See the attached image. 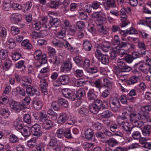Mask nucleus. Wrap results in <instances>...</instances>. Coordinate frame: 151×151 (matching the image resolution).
<instances>
[{"label": "nucleus", "instance_id": "obj_46", "mask_svg": "<svg viewBox=\"0 0 151 151\" xmlns=\"http://www.w3.org/2000/svg\"><path fill=\"white\" fill-rule=\"evenodd\" d=\"M8 51L6 49H2L0 50V58L3 60L6 59L8 57Z\"/></svg>", "mask_w": 151, "mask_h": 151}, {"label": "nucleus", "instance_id": "obj_34", "mask_svg": "<svg viewBox=\"0 0 151 151\" xmlns=\"http://www.w3.org/2000/svg\"><path fill=\"white\" fill-rule=\"evenodd\" d=\"M113 114L110 111L106 110L101 113V116L103 118H108L113 116Z\"/></svg>", "mask_w": 151, "mask_h": 151}, {"label": "nucleus", "instance_id": "obj_55", "mask_svg": "<svg viewBox=\"0 0 151 151\" xmlns=\"http://www.w3.org/2000/svg\"><path fill=\"white\" fill-rule=\"evenodd\" d=\"M12 65V62L10 60H6L3 65V68L4 69H9Z\"/></svg>", "mask_w": 151, "mask_h": 151}, {"label": "nucleus", "instance_id": "obj_36", "mask_svg": "<svg viewBox=\"0 0 151 151\" xmlns=\"http://www.w3.org/2000/svg\"><path fill=\"white\" fill-rule=\"evenodd\" d=\"M89 109L91 113L94 114H97L100 110L94 104H92L89 106Z\"/></svg>", "mask_w": 151, "mask_h": 151}, {"label": "nucleus", "instance_id": "obj_60", "mask_svg": "<svg viewBox=\"0 0 151 151\" xmlns=\"http://www.w3.org/2000/svg\"><path fill=\"white\" fill-rule=\"evenodd\" d=\"M101 4L99 2L97 1H94L92 2L91 5L93 9H96L100 8Z\"/></svg>", "mask_w": 151, "mask_h": 151}, {"label": "nucleus", "instance_id": "obj_39", "mask_svg": "<svg viewBox=\"0 0 151 151\" xmlns=\"http://www.w3.org/2000/svg\"><path fill=\"white\" fill-rule=\"evenodd\" d=\"M98 32L101 34H106L108 31L106 29V27L104 25L97 26Z\"/></svg>", "mask_w": 151, "mask_h": 151}, {"label": "nucleus", "instance_id": "obj_53", "mask_svg": "<svg viewBox=\"0 0 151 151\" xmlns=\"http://www.w3.org/2000/svg\"><path fill=\"white\" fill-rule=\"evenodd\" d=\"M73 60L78 65L82 66L83 60L81 58L76 56L73 58Z\"/></svg>", "mask_w": 151, "mask_h": 151}, {"label": "nucleus", "instance_id": "obj_63", "mask_svg": "<svg viewBox=\"0 0 151 151\" xmlns=\"http://www.w3.org/2000/svg\"><path fill=\"white\" fill-rule=\"evenodd\" d=\"M99 61L104 64H106L109 61V57L107 55H104Z\"/></svg>", "mask_w": 151, "mask_h": 151}, {"label": "nucleus", "instance_id": "obj_56", "mask_svg": "<svg viewBox=\"0 0 151 151\" xmlns=\"http://www.w3.org/2000/svg\"><path fill=\"white\" fill-rule=\"evenodd\" d=\"M86 83V81L81 79L76 81L75 82V85L77 87L83 86Z\"/></svg>", "mask_w": 151, "mask_h": 151}, {"label": "nucleus", "instance_id": "obj_10", "mask_svg": "<svg viewBox=\"0 0 151 151\" xmlns=\"http://www.w3.org/2000/svg\"><path fill=\"white\" fill-rule=\"evenodd\" d=\"M26 92L27 95L30 96L35 95L39 96L40 95L39 90L32 87H27Z\"/></svg>", "mask_w": 151, "mask_h": 151}, {"label": "nucleus", "instance_id": "obj_51", "mask_svg": "<svg viewBox=\"0 0 151 151\" xmlns=\"http://www.w3.org/2000/svg\"><path fill=\"white\" fill-rule=\"evenodd\" d=\"M60 106L67 108L68 106V102L65 99H60L58 100Z\"/></svg>", "mask_w": 151, "mask_h": 151}, {"label": "nucleus", "instance_id": "obj_61", "mask_svg": "<svg viewBox=\"0 0 151 151\" xmlns=\"http://www.w3.org/2000/svg\"><path fill=\"white\" fill-rule=\"evenodd\" d=\"M6 35V29L3 27H0V37L1 38L5 37Z\"/></svg>", "mask_w": 151, "mask_h": 151}, {"label": "nucleus", "instance_id": "obj_5", "mask_svg": "<svg viewBox=\"0 0 151 151\" xmlns=\"http://www.w3.org/2000/svg\"><path fill=\"white\" fill-rule=\"evenodd\" d=\"M11 108L15 111L19 112L22 109H24V106L18 102L13 101L9 104Z\"/></svg>", "mask_w": 151, "mask_h": 151}, {"label": "nucleus", "instance_id": "obj_23", "mask_svg": "<svg viewBox=\"0 0 151 151\" xmlns=\"http://www.w3.org/2000/svg\"><path fill=\"white\" fill-rule=\"evenodd\" d=\"M49 23L53 27L56 28L60 27L61 23L60 21L58 18H52L49 21Z\"/></svg>", "mask_w": 151, "mask_h": 151}, {"label": "nucleus", "instance_id": "obj_8", "mask_svg": "<svg viewBox=\"0 0 151 151\" xmlns=\"http://www.w3.org/2000/svg\"><path fill=\"white\" fill-rule=\"evenodd\" d=\"M119 125L120 127L122 126V129L127 132V134L128 135H129L130 134L132 127L128 122H122L121 124L119 123Z\"/></svg>", "mask_w": 151, "mask_h": 151}, {"label": "nucleus", "instance_id": "obj_43", "mask_svg": "<svg viewBox=\"0 0 151 151\" xmlns=\"http://www.w3.org/2000/svg\"><path fill=\"white\" fill-rule=\"evenodd\" d=\"M121 21L122 22V23L121 27H124L127 26L129 23V22L127 20V16L125 15H122L121 16Z\"/></svg>", "mask_w": 151, "mask_h": 151}, {"label": "nucleus", "instance_id": "obj_6", "mask_svg": "<svg viewBox=\"0 0 151 151\" xmlns=\"http://www.w3.org/2000/svg\"><path fill=\"white\" fill-rule=\"evenodd\" d=\"M86 92L84 89L82 88H80L77 91L76 94L74 93L73 96V98H71L73 99V101L76 100V99H82L85 96Z\"/></svg>", "mask_w": 151, "mask_h": 151}, {"label": "nucleus", "instance_id": "obj_9", "mask_svg": "<svg viewBox=\"0 0 151 151\" xmlns=\"http://www.w3.org/2000/svg\"><path fill=\"white\" fill-rule=\"evenodd\" d=\"M31 129L33 132V135L36 136L37 137H40L42 134L40 126L38 124H35L31 127Z\"/></svg>", "mask_w": 151, "mask_h": 151}, {"label": "nucleus", "instance_id": "obj_57", "mask_svg": "<svg viewBox=\"0 0 151 151\" xmlns=\"http://www.w3.org/2000/svg\"><path fill=\"white\" fill-rule=\"evenodd\" d=\"M23 119L24 121L28 124H30L32 122L31 116L29 114H24Z\"/></svg>", "mask_w": 151, "mask_h": 151}, {"label": "nucleus", "instance_id": "obj_31", "mask_svg": "<svg viewBox=\"0 0 151 151\" xmlns=\"http://www.w3.org/2000/svg\"><path fill=\"white\" fill-rule=\"evenodd\" d=\"M68 116L65 113L61 114L58 118V122L61 124H63L67 122Z\"/></svg>", "mask_w": 151, "mask_h": 151}, {"label": "nucleus", "instance_id": "obj_20", "mask_svg": "<svg viewBox=\"0 0 151 151\" xmlns=\"http://www.w3.org/2000/svg\"><path fill=\"white\" fill-rule=\"evenodd\" d=\"M34 108L37 110L40 109L42 106V103L41 100L35 98L32 101Z\"/></svg>", "mask_w": 151, "mask_h": 151}, {"label": "nucleus", "instance_id": "obj_37", "mask_svg": "<svg viewBox=\"0 0 151 151\" xmlns=\"http://www.w3.org/2000/svg\"><path fill=\"white\" fill-rule=\"evenodd\" d=\"M21 132L22 134L25 137H28L31 134L30 129L28 127H24Z\"/></svg>", "mask_w": 151, "mask_h": 151}, {"label": "nucleus", "instance_id": "obj_26", "mask_svg": "<svg viewBox=\"0 0 151 151\" xmlns=\"http://www.w3.org/2000/svg\"><path fill=\"white\" fill-rule=\"evenodd\" d=\"M142 134L145 136L147 137L150 135L151 133V128L149 125L145 126L142 130Z\"/></svg>", "mask_w": 151, "mask_h": 151}, {"label": "nucleus", "instance_id": "obj_50", "mask_svg": "<svg viewBox=\"0 0 151 151\" xmlns=\"http://www.w3.org/2000/svg\"><path fill=\"white\" fill-rule=\"evenodd\" d=\"M59 144L56 139L54 138H51L48 143L49 148Z\"/></svg>", "mask_w": 151, "mask_h": 151}, {"label": "nucleus", "instance_id": "obj_41", "mask_svg": "<svg viewBox=\"0 0 151 151\" xmlns=\"http://www.w3.org/2000/svg\"><path fill=\"white\" fill-rule=\"evenodd\" d=\"M122 32H123V34L122 35L124 37H126L127 35V34L128 33H129V34H137V33L136 32H137V30L135 29L132 28H130L128 30H127L125 32H124V31H122Z\"/></svg>", "mask_w": 151, "mask_h": 151}, {"label": "nucleus", "instance_id": "obj_52", "mask_svg": "<svg viewBox=\"0 0 151 151\" xmlns=\"http://www.w3.org/2000/svg\"><path fill=\"white\" fill-rule=\"evenodd\" d=\"M64 135L66 138L68 139L73 138V136L71 133L70 130L69 129H66L64 131Z\"/></svg>", "mask_w": 151, "mask_h": 151}, {"label": "nucleus", "instance_id": "obj_7", "mask_svg": "<svg viewBox=\"0 0 151 151\" xmlns=\"http://www.w3.org/2000/svg\"><path fill=\"white\" fill-rule=\"evenodd\" d=\"M35 119L40 122H44L47 120L48 118L46 112L44 111L38 113L37 116H34Z\"/></svg>", "mask_w": 151, "mask_h": 151}, {"label": "nucleus", "instance_id": "obj_3", "mask_svg": "<svg viewBox=\"0 0 151 151\" xmlns=\"http://www.w3.org/2000/svg\"><path fill=\"white\" fill-rule=\"evenodd\" d=\"M118 62L119 63L118 65V68L117 69L116 73V75H122L121 74L122 72H127L131 70V68L127 65L125 63L123 62L121 60H118Z\"/></svg>", "mask_w": 151, "mask_h": 151}, {"label": "nucleus", "instance_id": "obj_38", "mask_svg": "<svg viewBox=\"0 0 151 151\" xmlns=\"http://www.w3.org/2000/svg\"><path fill=\"white\" fill-rule=\"evenodd\" d=\"M83 47L86 51H89L91 49L92 46L89 41L86 40L83 42Z\"/></svg>", "mask_w": 151, "mask_h": 151}, {"label": "nucleus", "instance_id": "obj_58", "mask_svg": "<svg viewBox=\"0 0 151 151\" xmlns=\"http://www.w3.org/2000/svg\"><path fill=\"white\" fill-rule=\"evenodd\" d=\"M90 66V61L88 59L83 60L81 67L84 69H88Z\"/></svg>", "mask_w": 151, "mask_h": 151}, {"label": "nucleus", "instance_id": "obj_42", "mask_svg": "<svg viewBox=\"0 0 151 151\" xmlns=\"http://www.w3.org/2000/svg\"><path fill=\"white\" fill-rule=\"evenodd\" d=\"M24 61L21 60L19 61L15 64V67L17 68L21 69V70H24L25 69L26 67L24 65Z\"/></svg>", "mask_w": 151, "mask_h": 151}, {"label": "nucleus", "instance_id": "obj_25", "mask_svg": "<svg viewBox=\"0 0 151 151\" xmlns=\"http://www.w3.org/2000/svg\"><path fill=\"white\" fill-rule=\"evenodd\" d=\"M85 134L86 139L90 140L92 139L94 135V132L91 128L86 129L85 130Z\"/></svg>", "mask_w": 151, "mask_h": 151}, {"label": "nucleus", "instance_id": "obj_62", "mask_svg": "<svg viewBox=\"0 0 151 151\" xmlns=\"http://www.w3.org/2000/svg\"><path fill=\"white\" fill-rule=\"evenodd\" d=\"M93 127L95 130H100L104 128L103 124L99 122H96L94 124Z\"/></svg>", "mask_w": 151, "mask_h": 151}, {"label": "nucleus", "instance_id": "obj_54", "mask_svg": "<svg viewBox=\"0 0 151 151\" xmlns=\"http://www.w3.org/2000/svg\"><path fill=\"white\" fill-rule=\"evenodd\" d=\"M51 107L55 110L58 111L60 109V105L58 101H55L52 103Z\"/></svg>", "mask_w": 151, "mask_h": 151}, {"label": "nucleus", "instance_id": "obj_29", "mask_svg": "<svg viewBox=\"0 0 151 151\" xmlns=\"http://www.w3.org/2000/svg\"><path fill=\"white\" fill-rule=\"evenodd\" d=\"M11 0H4L3 1V9L5 11H8L11 8Z\"/></svg>", "mask_w": 151, "mask_h": 151}, {"label": "nucleus", "instance_id": "obj_49", "mask_svg": "<svg viewBox=\"0 0 151 151\" xmlns=\"http://www.w3.org/2000/svg\"><path fill=\"white\" fill-rule=\"evenodd\" d=\"M63 147V144L58 145H57L49 147L50 151H60Z\"/></svg>", "mask_w": 151, "mask_h": 151}, {"label": "nucleus", "instance_id": "obj_16", "mask_svg": "<svg viewBox=\"0 0 151 151\" xmlns=\"http://www.w3.org/2000/svg\"><path fill=\"white\" fill-rule=\"evenodd\" d=\"M12 94L14 95H19L22 96H25L26 94L25 91L22 87H17L12 91Z\"/></svg>", "mask_w": 151, "mask_h": 151}, {"label": "nucleus", "instance_id": "obj_45", "mask_svg": "<svg viewBox=\"0 0 151 151\" xmlns=\"http://www.w3.org/2000/svg\"><path fill=\"white\" fill-rule=\"evenodd\" d=\"M9 113V111L8 109H2L0 111L1 115L6 118L8 117Z\"/></svg>", "mask_w": 151, "mask_h": 151}, {"label": "nucleus", "instance_id": "obj_13", "mask_svg": "<svg viewBox=\"0 0 151 151\" xmlns=\"http://www.w3.org/2000/svg\"><path fill=\"white\" fill-rule=\"evenodd\" d=\"M58 80L61 84L65 85L69 83L70 78L67 75H63L59 76Z\"/></svg>", "mask_w": 151, "mask_h": 151}, {"label": "nucleus", "instance_id": "obj_11", "mask_svg": "<svg viewBox=\"0 0 151 151\" xmlns=\"http://www.w3.org/2000/svg\"><path fill=\"white\" fill-rule=\"evenodd\" d=\"M40 82L41 83L40 87L42 93L44 95L47 94L48 93V89L47 88L48 86L47 82L45 79L40 80Z\"/></svg>", "mask_w": 151, "mask_h": 151}, {"label": "nucleus", "instance_id": "obj_1", "mask_svg": "<svg viewBox=\"0 0 151 151\" xmlns=\"http://www.w3.org/2000/svg\"><path fill=\"white\" fill-rule=\"evenodd\" d=\"M110 106L111 110L115 112L121 111V105L119 99L117 97L113 98L109 101Z\"/></svg>", "mask_w": 151, "mask_h": 151}, {"label": "nucleus", "instance_id": "obj_19", "mask_svg": "<svg viewBox=\"0 0 151 151\" xmlns=\"http://www.w3.org/2000/svg\"><path fill=\"white\" fill-rule=\"evenodd\" d=\"M32 6V3L30 1L24 3L22 7V10L24 13L28 14L29 12V10Z\"/></svg>", "mask_w": 151, "mask_h": 151}, {"label": "nucleus", "instance_id": "obj_2", "mask_svg": "<svg viewBox=\"0 0 151 151\" xmlns=\"http://www.w3.org/2000/svg\"><path fill=\"white\" fill-rule=\"evenodd\" d=\"M34 56L35 58L37 60H39L40 65L38 66H40L41 65L47 63V60L46 59V54L42 53L40 50H37L34 53Z\"/></svg>", "mask_w": 151, "mask_h": 151}, {"label": "nucleus", "instance_id": "obj_4", "mask_svg": "<svg viewBox=\"0 0 151 151\" xmlns=\"http://www.w3.org/2000/svg\"><path fill=\"white\" fill-rule=\"evenodd\" d=\"M130 116L129 119L132 124L140 120H145L147 117V115L144 114V113L141 114L140 113L135 112L131 114Z\"/></svg>", "mask_w": 151, "mask_h": 151}, {"label": "nucleus", "instance_id": "obj_32", "mask_svg": "<svg viewBox=\"0 0 151 151\" xmlns=\"http://www.w3.org/2000/svg\"><path fill=\"white\" fill-rule=\"evenodd\" d=\"M139 80V78L137 76H133L130 78L127 81V83L129 85L133 84L138 82Z\"/></svg>", "mask_w": 151, "mask_h": 151}, {"label": "nucleus", "instance_id": "obj_18", "mask_svg": "<svg viewBox=\"0 0 151 151\" xmlns=\"http://www.w3.org/2000/svg\"><path fill=\"white\" fill-rule=\"evenodd\" d=\"M103 142L105 143L109 147H113L116 145L118 144V142L115 139L111 138L108 139L101 140Z\"/></svg>", "mask_w": 151, "mask_h": 151}, {"label": "nucleus", "instance_id": "obj_59", "mask_svg": "<svg viewBox=\"0 0 151 151\" xmlns=\"http://www.w3.org/2000/svg\"><path fill=\"white\" fill-rule=\"evenodd\" d=\"M36 142V138L33 137L27 141L28 146L31 148H32L35 146Z\"/></svg>", "mask_w": 151, "mask_h": 151}, {"label": "nucleus", "instance_id": "obj_21", "mask_svg": "<svg viewBox=\"0 0 151 151\" xmlns=\"http://www.w3.org/2000/svg\"><path fill=\"white\" fill-rule=\"evenodd\" d=\"M101 79L102 87H105L109 89L111 87V83L107 78L102 77L101 78Z\"/></svg>", "mask_w": 151, "mask_h": 151}, {"label": "nucleus", "instance_id": "obj_48", "mask_svg": "<svg viewBox=\"0 0 151 151\" xmlns=\"http://www.w3.org/2000/svg\"><path fill=\"white\" fill-rule=\"evenodd\" d=\"M116 5L114 0H111L110 2L106 5H105V8L106 10H109L110 8H115Z\"/></svg>", "mask_w": 151, "mask_h": 151}, {"label": "nucleus", "instance_id": "obj_17", "mask_svg": "<svg viewBox=\"0 0 151 151\" xmlns=\"http://www.w3.org/2000/svg\"><path fill=\"white\" fill-rule=\"evenodd\" d=\"M72 64L69 61H66L63 63L62 67V70L65 73L70 71L72 67Z\"/></svg>", "mask_w": 151, "mask_h": 151}, {"label": "nucleus", "instance_id": "obj_22", "mask_svg": "<svg viewBox=\"0 0 151 151\" xmlns=\"http://www.w3.org/2000/svg\"><path fill=\"white\" fill-rule=\"evenodd\" d=\"M49 69V68L48 67L44 68L41 69L38 75V78L41 80L45 79L44 78L45 77L47 76L48 75L47 72H48Z\"/></svg>", "mask_w": 151, "mask_h": 151}, {"label": "nucleus", "instance_id": "obj_12", "mask_svg": "<svg viewBox=\"0 0 151 151\" xmlns=\"http://www.w3.org/2000/svg\"><path fill=\"white\" fill-rule=\"evenodd\" d=\"M96 92L93 89H90L88 90L87 93V98L88 101L92 102L97 98V96L96 94Z\"/></svg>", "mask_w": 151, "mask_h": 151}, {"label": "nucleus", "instance_id": "obj_28", "mask_svg": "<svg viewBox=\"0 0 151 151\" xmlns=\"http://www.w3.org/2000/svg\"><path fill=\"white\" fill-rule=\"evenodd\" d=\"M43 122L42 127L46 130H49L51 129L53 125V122L50 120L47 119L46 122Z\"/></svg>", "mask_w": 151, "mask_h": 151}, {"label": "nucleus", "instance_id": "obj_27", "mask_svg": "<svg viewBox=\"0 0 151 151\" xmlns=\"http://www.w3.org/2000/svg\"><path fill=\"white\" fill-rule=\"evenodd\" d=\"M100 47L104 52H107L110 47V43L108 42H103L101 44Z\"/></svg>", "mask_w": 151, "mask_h": 151}, {"label": "nucleus", "instance_id": "obj_24", "mask_svg": "<svg viewBox=\"0 0 151 151\" xmlns=\"http://www.w3.org/2000/svg\"><path fill=\"white\" fill-rule=\"evenodd\" d=\"M142 61H140L139 63H136L135 65L138 66V69L141 72L145 73H147L148 71L146 65L144 64H141Z\"/></svg>", "mask_w": 151, "mask_h": 151}, {"label": "nucleus", "instance_id": "obj_15", "mask_svg": "<svg viewBox=\"0 0 151 151\" xmlns=\"http://www.w3.org/2000/svg\"><path fill=\"white\" fill-rule=\"evenodd\" d=\"M62 92L65 97L69 98L73 101V99L71 98L73 96L74 93L70 89L68 88H64L62 90Z\"/></svg>", "mask_w": 151, "mask_h": 151}, {"label": "nucleus", "instance_id": "obj_47", "mask_svg": "<svg viewBox=\"0 0 151 151\" xmlns=\"http://www.w3.org/2000/svg\"><path fill=\"white\" fill-rule=\"evenodd\" d=\"M21 45L28 49H30L32 47V45L29 42V40H27L23 41Z\"/></svg>", "mask_w": 151, "mask_h": 151}, {"label": "nucleus", "instance_id": "obj_35", "mask_svg": "<svg viewBox=\"0 0 151 151\" xmlns=\"http://www.w3.org/2000/svg\"><path fill=\"white\" fill-rule=\"evenodd\" d=\"M128 45H129V43L126 39L124 38H122L117 45L120 48H124L127 47Z\"/></svg>", "mask_w": 151, "mask_h": 151}, {"label": "nucleus", "instance_id": "obj_30", "mask_svg": "<svg viewBox=\"0 0 151 151\" xmlns=\"http://www.w3.org/2000/svg\"><path fill=\"white\" fill-rule=\"evenodd\" d=\"M92 102L94 103V104L100 110L101 109H104L106 108V106L103 102L100 99H99L98 98H97Z\"/></svg>", "mask_w": 151, "mask_h": 151}, {"label": "nucleus", "instance_id": "obj_14", "mask_svg": "<svg viewBox=\"0 0 151 151\" xmlns=\"http://www.w3.org/2000/svg\"><path fill=\"white\" fill-rule=\"evenodd\" d=\"M10 20L15 23H18L22 19V16L21 14L17 13H13L10 15Z\"/></svg>", "mask_w": 151, "mask_h": 151}, {"label": "nucleus", "instance_id": "obj_33", "mask_svg": "<svg viewBox=\"0 0 151 151\" xmlns=\"http://www.w3.org/2000/svg\"><path fill=\"white\" fill-rule=\"evenodd\" d=\"M21 81L24 82L22 83V85L23 86L27 87L30 86L31 84V80L28 79L26 76H23L22 77Z\"/></svg>", "mask_w": 151, "mask_h": 151}, {"label": "nucleus", "instance_id": "obj_44", "mask_svg": "<svg viewBox=\"0 0 151 151\" xmlns=\"http://www.w3.org/2000/svg\"><path fill=\"white\" fill-rule=\"evenodd\" d=\"M39 22L42 27H44L45 28H48L49 29H50V27H48L49 25L47 24V19L45 17H43L42 18L41 20Z\"/></svg>", "mask_w": 151, "mask_h": 151}, {"label": "nucleus", "instance_id": "obj_64", "mask_svg": "<svg viewBox=\"0 0 151 151\" xmlns=\"http://www.w3.org/2000/svg\"><path fill=\"white\" fill-rule=\"evenodd\" d=\"M106 21V19L104 18H101L99 17L96 20V26H99L103 25Z\"/></svg>", "mask_w": 151, "mask_h": 151}, {"label": "nucleus", "instance_id": "obj_40", "mask_svg": "<svg viewBox=\"0 0 151 151\" xmlns=\"http://www.w3.org/2000/svg\"><path fill=\"white\" fill-rule=\"evenodd\" d=\"M8 47L10 48H14L16 46V43L14 40L12 38L8 39L6 42Z\"/></svg>", "mask_w": 151, "mask_h": 151}]
</instances>
